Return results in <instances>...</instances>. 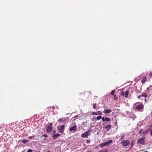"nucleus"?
<instances>
[{
	"label": "nucleus",
	"mask_w": 152,
	"mask_h": 152,
	"mask_svg": "<svg viewBox=\"0 0 152 152\" xmlns=\"http://www.w3.org/2000/svg\"><path fill=\"white\" fill-rule=\"evenodd\" d=\"M147 80L146 77L145 76L142 77V79L141 80L142 83H144Z\"/></svg>",
	"instance_id": "13"
},
{
	"label": "nucleus",
	"mask_w": 152,
	"mask_h": 152,
	"mask_svg": "<svg viewBox=\"0 0 152 152\" xmlns=\"http://www.w3.org/2000/svg\"><path fill=\"white\" fill-rule=\"evenodd\" d=\"M144 152H148L147 151H144Z\"/></svg>",
	"instance_id": "39"
},
{
	"label": "nucleus",
	"mask_w": 152,
	"mask_h": 152,
	"mask_svg": "<svg viewBox=\"0 0 152 152\" xmlns=\"http://www.w3.org/2000/svg\"><path fill=\"white\" fill-rule=\"evenodd\" d=\"M121 95L122 96H125V93L124 92H122L121 94Z\"/></svg>",
	"instance_id": "22"
},
{
	"label": "nucleus",
	"mask_w": 152,
	"mask_h": 152,
	"mask_svg": "<svg viewBox=\"0 0 152 152\" xmlns=\"http://www.w3.org/2000/svg\"><path fill=\"white\" fill-rule=\"evenodd\" d=\"M28 141V140H27L26 139H24L22 141V142L23 144H25L27 143Z\"/></svg>",
	"instance_id": "17"
},
{
	"label": "nucleus",
	"mask_w": 152,
	"mask_h": 152,
	"mask_svg": "<svg viewBox=\"0 0 152 152\" xmlns=\"http://www.w3.org/2000/svg\"><path fill=\"white\" fill-rule=\"evenodd\" d=\"M133 145V144H131V146H132H132Z\"/></svg>",
	"instance_id": "37"
},
{
	"label": "nucleus",
	"mask_w": 152,
	"mask_h": 152,
	"mask_svg": "<svg viewBox=\"0 0 152 152\" xmlns=\"http://www.w3.org/2000/svg\"><path fill=\"white\" fill-rule=\"evenodd\" d=\"M141 97V95H140V96H138V97H137V98H138V99H140V97Z\"/></svg>",
	"instance_id": "33"
},
{
	"label": "nucleus",
	"mask_w": 152,
	"mask_h": 152,
	"mask_svg": "<svg viewBox=\"0 0 152 152\" xmlns=\"http://www.w3.org/2000/svg\"><path fill=\"white\" fill-rule=\"evenodd\" d=\"M130 142L129 140H124L121 142V144L123 146H127L130 144Z\"/></svg>",
	"instance_id": "5"
},
{
	"label": "nucleus",
	"mask_w": 152,
	"mask_h": 152,
	"mask_svg": "<svg viewBox=\"0 0 152 152\" xmlns=\"http://www.w3.org/2000/svg\"><path fill=\"white\" fill-rule=\"evenodd\" d=\"M47 152H50V151H48Z\"/></svg>",
	"instance_id": "38"
},
{
	"label": "nucleus",
	"mask_w": 152,
	"mask_h": 152,
	"mask_svg": "<svg viewBox=\"0 0 152 152\" xmlns=\"http://www.w3.org/2000/svg\"><path fill=\"white\" fill-rule=\"evenodd\" d=\"M77 127L76 126H72L71 127H70L69 129V130L71 131H75L77 130Z\"/></svg>",
	"instance_id": "8"
},
{
	"label": "nucleus",
	"mask_w": 152,
	"mask_h": 152,
	"mask_svg": "<svg viewBox=\"0 0 152 152\" xmlns=\"http://www.w3.org/2000/svg\"><path fill=\"white\" fill-rule=\"evenodd\" d=\"M60 135V134H59L57 133V134H54L53 136V138H54L55 139H56L57 137L59 136Z\"/></svg>",
	"instance_id": "14"
},
{
	"label": "nucleus",
	"mask_w": 152,
	"mask_h": 152,
	"mask_svg": "<svg viewBox=\"0 0 152 152\" xmlns=\"http://www.w3.org/2000/svg\"><path fill=\"white\" fill-rule=\"evenodd\" d=\"M115 92V91L114 90H113L111 92V94L112 96L114 95Z\"/></svg>",
	"instance_id": "25"
},
{
	"label": "nucleus",
	"mask_w": 152,
	"mask_h": 152,
	"mask_svg": "<svg viewBox=\"0 0 152 152\" xmlns=\"http://www.w3.org/2000/svg\"><path fill=\"white\" fill-rule=\"evenodd\" d=\"M102 116H98L96 117V119L97 120H99L101 118H102Z\"/></svg>",
	"instance_id": "19"
},
{
	"label": "nucleus",
	"mask_w": 152,
	"mask_h": 152,
	"mask_svg": "<svg viewBox=\"0 0 152 152\" xmlns=\"http://www.w3.org/2000/svg\"><path fill=\"white\" fill-rule=\"evenodd\" d=\"M97 112L98 115H102V112L101 111H98Z\"/></svg>",
	"instance_id": "24"
},
{
	"label": "nucleus",
	"mask_w": 152,
	"mask_h": 152,
	"mask_svg": "<svg viewBox=\"0 0 152 152\" xmlns=\"http://www.w3.org/2000/svg\"><path fill=\"white\" fill-rule=\"evenodd\" d=\"M32 150L31 149H29L28 150L27 152H32Z\"/></svg>",
	"instance_id": "29"
},
{
	"label": "nucleus",
	"mask_w": 152,
	"mask_h": 152,
	"mask_svg": "<svg viewBox=\"0 0 152 152\" xmlns=\"http://www.w3.org/2000/svg\"><path fill=\"white\" fill-rule=\"evenodd\" d=\"M152 75V73L151 72L150 73V76H151Z\"/></svg>",
	"instance_id": "35"
},
{
	"label": "nucleus",
	"mask_w": 152,
	"mask_h": 152,
	"mask_svg": "<svg viewBox=\"0 0 152 152\" xmlns=\"http://www.w3.org/2000/svg\"><path fill=\"white\" fill-rule=\"evenodd\" d=\"M145 138L144 137H142L141 138L139 139L137 141L138 143L140 144H144L145 143L144 140Z\"/></svg>",
	"instance_id": "4"
},
{
	"label": "nucleus",
	"mask_w": 152,
	"mask_h": 152,
	"mask_svg": "<svg viewBox=\"0 0 152 152\" xmlns=\"http://www.w3.org/2000/svg\"><path fill=\"white\" fill-rule=\"evenodd\" d=\"M111 125H107L105 126V129L107 131H109L111 128Z\"/></svg>",
	"instance_id": "10"
},
{
	"label": "nucleus",
	"mask_w": 152,
	"mask_h": 152,
	"mask_svg": "<svg viewBox=\"0 0 152 152\" xmlns=\"http://www.w3.org/2000/svg\"><path fill=\"white\" fill-rule=\"evenodd\" d=\"M129 93V91L127 90L126 91L125 93V97L126 98L128 97Z\"/></svg>",
	"instance_id": "15"
},
{
	"label": "nucleus",
	"mask_w": 152,
	"mask_h": 152,
	"mask_svg": "<svg viewBox=\"0 0 152 152\" xmlns=\"http://www.w3.org/2000/svg\"><path fill=\"white\" fill-rule=\"evenodd\" d=\"M93 115H98L97 112H94L92 113Z\"/></svg>",
	"instance_id": "23"
},
{
	"label": "nucleus",
	"mask_w": 152,
	"mask_h": 152,
	"mask_svg": "<svg viewBox=\"0 0 152 152\" xmlns=\"http://www.w3.org/2000/svg\"><path fill=\"white\" fill-rule=\"evenodd\" d=\"M145 102H147V100H146V99H145Z\"/></svg>",
	"instance_id": "36"
},
{
	"label": "nucleus",
	"mask_w": 152,
	"mask_h": 152,
	"mask_svg": "<svg viewBox=\"0 0 152 152\" xmlns=\"http://www.w3.org/2000/svg\"><path fill=\"white\" fill-rule=\"evenodd\" d=\"M150 131V129H148L147 130L144 131L142 132V135H145L147 134Z\"/></svg>",
	"instance_id": "11"
},
{
	"label": "nucleus",
	"mask_w": 152,
	"mask_h": 152,
	"mask_svg": "<svg viewBox=\"0 0 152 152\" xmlns=\"http://www.w3.org/2000/svg\"><path fill=\"white\" fill-rule=\"evenodd\" d=\"M150 134H151V136L152 137V130L151 131Z\"/></svg>",
	"instance_id": "34"
},
{
	"label": "nucleus",
	"mask_w": 152,
	"mask_h": 152,
	"mask_svg": "<svg viewBox=\"0 0 152 152\" xmlns=\"http://www.w3.org/2000/svg\"><path fill=\"white\" fill-rule=\"evenodd\" d=\"M54 107H53V108Z\"/></svg>",
	"instance_id": "41"
},
{
	"label": "nucleus",
	"mask_w": 152,
	"mask_h": 152,
	"mask_svg": "<svg viewBox=\"0 0 152 152\" xmlns=\"http://www.w3.org/2000/svg\"><path fill=\"white\" fill-rule=\"evenodd\" d=\"M112 112V110L111 109H106L105 110L103 111V112L104 113H110Z\"/></svg>",
	"instance_id": "12"
},
{
	"label": "nucleus",
	"mask_w": 152,
	"mask_h": 152,
	"mask_svg": "<svg viewBox=\"0 0 152 152\" xmlns=\"http://www.w3.org/2000/svg\"><path fill=\"white\" fill-rule=\"evenodd\" d=\"M139 102L136 103L134 104V106L135 107V109L137 110L140 111L142 110L143 109L144 107L143 105L142 104H140L137 105V104Z\"/></svg>",
	"instance_id": "1"
},
{
	"label": "nucleus",
	"mask_w": 152,
	"mask_h": 152,
	"mask_svg": "<svg viewBox=\"0 0 152 152\" xmlns=\"http://www.w3.org/2000/svg\"><path fill=\"white\" fill-rule=\"evenodd\" d=\"M28 138H34V137L33 136H29V137H28Z\"/></svg>",
	"instance_id": "32"
},
{
	"label": "nucleus",
	"mask_w": 152,
	"mask_h": 152,
	"mask_svg": "<svg viewBox=\"0 0 152 152\" xmlns=\"http://www.w3.org/2000/svg\"><path fill=\"white\" fill-rule=\"evenodd\" d=\"M113 142V141L111 140H109L107 142H106L104 143H102L99 145V146L101 148H102L104 146L106 145H109L110 143H111Z\"/></svg>",
	"instance_id": "2"
},
{
	"label": "nucleus",
	"mask_w": 152,
	"mask_h": 152,
	"mask_svg": "<svg viewBox=\"0 0 152 152\" xmlns=\"http://www.w3.org/2000/svg\"><path fill=\"white\" fill-rule=\"evenodd\" d=\"M108 151V150H105L104 151H102V150L99 151L98 152H107Z\"/></svg>",
	"instance_id": "26"
},
{
	"label": "nucleus",
	"mask_w": 152,
	"mask_h": 152,
	"mask_svg": "<svg viewBox=\"0 0 152 152\" xmlns=\"http://www.w3.org/2000/svg\"><path fill=\"white\" fill-rule=\"evenodd\" d=\"M143 131V130L142 129H140L139 131V133L141 134H142V132H142Z\"/></svg>",
	"instance_id": "21"
},
{
	"label": "nucleus",
	"mask_w": 152,
	"mask_h": 152,
	"mask_svg": "<svg viewBox=\"0 0 152 152\" xmlns=\"http://www.w3.org/2000/svg\"><path fill=\"white\" fill-rule=\"evenodd\" d=\"M118 99V97L116 95H115L114 96V99L115 100H117Z\"/></svg>",
	"instance_id": "20"
},
{
	"label": "nucleus",
	"mask_w": 152,
	"mask_h": 152,
	"mask_svg": "<svg viewBox=\"0 0 152 152\" xmlns=\"http://www.w3.org/2000/svg\"><path fill=\"white\" fill-rule=\"evenodd\" d=\"M102 121H106L109 122L110 121V118H108L106 117L105 118L104 117H103L102 118Z\"/></svg>",
	"instance_id": "9"
},
{
	"label": "nucleus",
	"mask_w": 152,
	"mask_h": 152,
	"mask_svg": "<svg viewBox=\"0 0 152 152\" xmlns=\"http://www.w3.org/2000/svg\"><path fill=\"white\" fill-rule=\"evenodd\" d=\"M124 137H125V136H124V134L123 135L121 136V138H120V139H121V140H122V139H123V138H124Z\"/></svg>",
	"instance_id": "27"
},
{
	"label": "nucleus",
	"mask_w": 152,
	"mask_h": 152,
	"mask_svg": "<svg viewBox=\"0 0 152 152\" xmlns=\"http://www.w3.org/2000/svg\"><path fill=\"white\" fill-rule=\"evenodd\" d=\"M65 120H66V118H61L59 119L58 120V121L59 122H60L61 121H64Z\"/></svg>",
	"instance_id": "18"
},
{
	"label": "nucleus",
	"mask_w": 152,
	"mask_h": 152,
	"mask_svg": "<svg viewBox=\"0 0 152 152\" xmlns=\"http://www.w3.org/2000/svg\"><path fill=\"white\" fill-rule=\"evenodd\" d=\"M151 114L152 115V111L151 112Z\"/></svg>",
	"instance_id": "40"
},
{
	"label": "nucleus",
	"mask_w": 152,
	"mask_h": 152,
	"mask_svg": "<svg viewBox=\"0 0 152 152\" xmlns=\"http://www.w3.org/2000/svg\"><path fill=\"white\" fill-rule=\"evenodd\" d=\"M90 133V131L89 130H88L87 132L82 134L81 136L82 137L86 138L89 135V133Z\"/></svg>",
	"instance_id": "6"
},
{
	"label": "nucleus",
	"mask_w": 152,
	"mask_h": 152,
	"mask_svg": "<svg viewBox=\"0 0 152 152\" xmlns=\"http://www.w3.org/2000/svg\"><path fill=\"white\" fill-rule=\"evenodd\" d=\"M65 126L64 125L61 126H57V129L59 130V132L63 133L64 131V128Z\"/></svg>",
	"instance_id": "3"
},
{
	"label": "nucleus",
	"mask_w": 152,
	"mask_h": 152,
	"mask_svg": "<svg viewBox=\"0 0 152 152\" xmlns=\"http://www.w3.org/2000/svg\"><path fill=\"white\" fill-rule=\"evenodd\" d=\"M52 123L50 124V125H48L46 129V130L47 132H49L52 131V125H53Z\"/></svg>",
	"instance_id": "7"
},
{
	"label": "nucleus",
	"mask_w": 152,
	"mask_h": 152,
	"mask_svg": "<svg viewBox=\"0 0 152 152\" xmlns=\"http://www.w3.org/2000/svg\"><path fill=\"white\" fill-rule=\"evenodd\" d=\"M90 140H87V141H86V143H87V144H89V143H90Z\"/></svg>",
	"instance_id": "30"
},
{
	"label": "nucleus",
	"mask_w": 152,
	"mask_h": 152,
	"mask_svg": "<svg viewBox=\"0 0 152 152\" xmlns=\"http://www.w3.org/2000/svg\"><path fill=\"white\" fill-rule=\"evenodd\" d=\"M43 136L45 137H48V135L46 134H44Z\"/></svg>",
	"instance_id": "31"
},
{
	"label": "nucleus",
	"mask_w": 152,
	"mask_h": 152,
	"mask_svg": "<svg viewBox=\"0 0 152 152\" xmlns=\"http://www.w3.org/2000/svg\"><path fill=\"white\" fill-rule=\"evenodd\" d=\"M96 103H95L94 104V105H93V107L94 108V109H96Z\"/></svg>",
	"instance_id": "28"
},
{
	"label": "nucleus",
	"mask_w": 152,
	"mask_h": 152,
	"mask_svg": "<svg viewBox=\"0 0 152 152\" xmlns=\"http://www.w3.org/2000/svg\"><path fill=\"white\" fill-rule=\"evenodd\" d=\"M141 97H147V95L145 93H142L141 94Z\"/></svg>",
	"instance_id": "16"
}]
</instances>
